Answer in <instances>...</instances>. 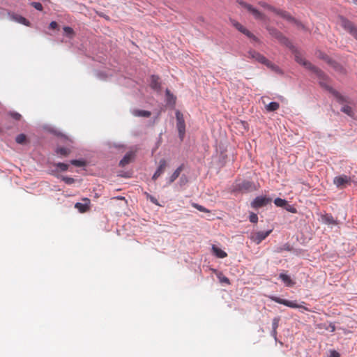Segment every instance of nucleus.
I'll list each match as a JSON object with an SVG mask.
<instances>
[{
    "label": "nucleus",
    "instance_id": "4c0bfd02",
    "mask_svg": "<svg viewBox=\"0 0 357 357\" xmlns=\"http://www.w3.org/2000/svg\"><path fill=\"white\" fill-rule=\"evenodd\" d=\"M341 111L349 116L352 114L351 107L348 105H344L341 108Z\"/></svg>",
    "mask_w": 357,
    "mask_h": 357
},
{
    "label": "nucleus",
    "instance_id": "f257e3e1",
    "mask_svg": "<svg viewBox=\"0 0 357 357\" xmlns=\"http://www.w3.org/2000/svg\"><path fill=\"white\" fill-rule=\"evenodd\" d=\"M295 60L299 64L303 66L305 68L311 70L319 78H323L324 76V73L322 70H321L317 67L312 65L310 62L307 61L305 58H303L298 52L295 54Z\"/></svg>",
    "mask_w": 357,
    "mask_h": 357
},
{
    "label": "nucleus",
    "instance_id": "ea45409f",
    "mask_svg": "<svg viewBox=\"0 0 357 357\" xmlns=\"http://www.w3.org/2000/svg\"><path fill=\"white\" fill-rule=\"evenodd\" d=\"M280 317H274L272 321V329L277 330L279 326Z\"/></svg>",
    "mask_w": 357,
    "mask_h": 357
},
{
    "label": "nucleus",
    "instance_id": "1a4fd4ad",
    "mask_svg": "<svg viewBox=\"0 0 357 357\" xmlns=\"http://www.w3.org/2000/svg\"><path fill=\"white\" fill-rule=\"evenodd\" d=\"M238 190L242 192H249L255 190V185L253 182L250 181H243L236 185Z\"/></svg>",
    "mask_w": 357,
    "mask_h": 357
},
{
    "label": "nucleus",
    "instance_id": "20e7f679",
    "mask_svg": "<svg viewBox=\"0 0 357 357\" xmlns=\"http://www.w3.org/2000/svg\"><path fill=\"white\" fill-rule=\"evenodd\" d=\"M175 115L176 119V128L178 132V137L180 139L183 141L185 133V124L183 115L179 110L176 111Z\"/></svg>",
    "mask_w": 357,
    "mask_h": 357
},
{
    "label": "nucleus",
    "instance_id": "bb28decb",
    "mask_svg": "<svg viewBox=\"0 0 357 357\" xmlns=\"http://www.w3.org/2000/svg\"><path fill=\"white\" fill-rule=\"evenodd\" d=\"M280 107V105L277 102H271L266 106V109L268 112H274L276 111Z\"/></svg>",
    "mask_w": 357,
    "mask_h": 357
},
{
    "label": "nucleus",
    "instance_id": "39448f33",
    "mask_svg": "<svg viewBox=\"0 0 357 357\" xmlns=\"http://www.w3.org/2000/svg\"><path fill=\"white\" fill-rule=\"evenodd\" d=\"M248 56L249 58H252L257 61L258 62L267 66L273 69L276 68V66L273 64L271 61H269L265 56H264L260 53L256 52L255 50H250L248 52Z\"/></svg>",
    "mask_w": 357,
    "mask_h": 357
},
{
    "label": "nucleus",
    "instance_id": "f03ea898",
    "mask_svg": "<svg viewBox=\"0 0 357 357\" xmlns=\"http://www.w3.org/2000/svg\"><path fill=\"white\" fill-rule=\"evenodd\" d=\"M266 29L268 33L275 38L280 43L284 45L286 47L289 49L293 50L294 48V45L291 43V41L285 37L279 30L273 26H267Z\"/></svg>",
    "mask_w": 357,
    "mask_h": 357
},
{
    "label": "nucleus",
    "instance_id": "412c9836",
    "mask_svg": "<svg viewBox=\"0 0 357 357\" xmlns=\"http://www.w3.org/2000/svg\"><path fill=\"white\" fill-rule=\"evenodd\" d=\"M166 103L168 105L174 106L176 103V97L167 89L165 91Z\"/></svg>",
    "mask_w": 357,
    "mask_h": 357
},
{
    "label": "nucleus",
    "instance_id": "8fccbe9b",
    "mask_svg": "<svg viewBox=\"0 0 357 357\" xmlns=\"http://www.w3.org/2000/svg\"><path fill=\"white\" fill-rule=\"evenodd\" d=\"M326 329L329 330L331 332H334L335 331V326L333 324L331 323Z\"/></svg>",
    "mask_w": 357,
    "mask_h": 357
},
{
    "label": "nucleus",
    "instance_id": "58836bf2",
    "mask_svg": "<svg viewBox=\"0 0 357 357\" xmlns=\"http://www.w3.org/2000/svg\"><path fill=\"white\" fill-rule=\"evenodd\" d=\"M284 208H285L287 211L291 212L292 213H297L296 208L293 205L289 204L288 202L287 203V205H285Z\"/></svg>",
    "mask_w": 357,
    "mask_h": 357
},
{
    "label": "nucleus",
    "instance_id": "4be33fe9",
    "mask_svg": "<svg viewBox=\"0 0 357 357\" xmlns=\"http://www.w3.org/2000/svg\"><path fill=\"white\" fill-rule=\"evenodd\" d=\"M212 251L213 253L218 258H225L227 257V253L223 251L222 249L219 248L218 247L215 246V245H212Z\"/></svg>",
    "mask_w": 357,
    "mask_h": 357
},
{
    "label": "nucleus",
    "instance_id": "f3484780",
    "mask_svg": "<svg viewBox=\"0 0 357 357\" xmlns=\"http://www.w3.org/2000/svg\"><path fill=\"white\" fill-rule=\"evenodd\" d=\"M183 169V165H181L179 167H178L173 172V174L169 176V178H167L166 185H169L171 183H172L180 176Z\"/></svg>",
    "mask_w": 357,
    "mask_h": 357
},
{
    "label": "nucleus",
    "instance_id": "b1692460",
    "mask_svg": "<svg viewBox=\"0 0 357 357\" xmlns=\"http://www.w3.org/2000/svg\"><path fill=\"white\" fill-rule=\"evenodd\" d=\"M132 114L139 117H149L151 114V112L143 109H135L132 112Z\"/></svg>",
    "mask_w": 357,
    "mask_h": 357
},
{
    "label": "nucleus",
    "instance_id": "72a5a7b5",
    "mask_svg": "<svg viewBox=\"0 0 357 357\" xmlns=\"http://www.w3.org/2000/svg\"><path fill=\"white\" fill-rule=\"evenodd\" d=\"M26 141V135L23 133H21L15 137V142L17 144H22Z\"/></svg>",
    "mask_w": 357,
    "mask_h": 357
},
{
    "label": "nucleus",
    "instance_id": "c85d7f7f",
    "mask_svg": "<svg viewBox=\"0 0 357 357\" xmlns=\"http://www.w3.org/2000/svg\"><path fill=\"white\" fill-rule=\"evenodd\" d=\"M287 201L284 199H282L280 197H277L274 200V204L278 207L284 208L285 205H287Z\"/></svg>",
    "mask_w": 357,
    "mask_h": 357
},
{
    "label": "nucleus",
    "instance_id": "c756f323",
    "mask_svg": "<svg viewBox=\"0 0 357 357\" xmlns=\"http://www.w3.org/2000/svg\"><path fill=\"white\" fill-rule=\"evenodd\" d=\"M57 177L61 178L63 182H65V183L68 185H71L75 181L73 178L67 176H58Z\"/></svg>",
    "mask_w": 357,
    "mask_h": 357
},
{
    "label": "nucleus",
    "instance_id": "0eeeda50",
    "mask_svg": "<svg viewBox=\"0 0 357 357\" xmlns=\"http://www.w3.org/2000/svg\"><path fill=\"white\" fill-rule=\"evenodd\" d=\"M272 199L266 196H257L251 202V206L257 209L265 206L271 202Z\"/></svg>",
    "mask_w": 357,
    "mask_h": 357
},
{
    "label": "nucleus",
    "instance_id": "ddd939ff",
    "mask_svg": "<svg viewBox=\"0 0 357 357\" xmlns=\"http://www.w3.org/2000/svg\"><path fill=\"white\" fill-rule=\"evenodd\" d=\"M167 165V162L165 159H161L159 161V165L152 176L153 180H156L158 177H160L165 172V167Z\"/></svg>",
    "mask_w": 357,
    "mask_h": 357
},
{
    "label": "nucleus",
    "instance_id": "79ce46f5",
    "mask_svg": "<svg viewBox=\"0 0 357 357\" xmlns=\"http://www.w3.org/2000/svg\"><path fill=\"white\" fill-rule=\"evenodd\" d=\"M9 115L15 120H20L21 119V114L17 112H10Z\"/></svg>",
    "mask_w": 357,
    "mask_h": 357
},
{
    "label": "nucleus",
    "instance_id": "864d4df0",
    "mask_svg": "<svg viewBox=\"0 0 357 357\" xmlns=\"http://www.w3.org/2000/svg\"><path fill=\"white\" fill-rule=\"evenodd\" d=\"M355 4H357V0H352Z\"/></svg>",
    "mask_w": 357,
    "mask_h": 357
},
{
    "label": "nucleus",
    "instance_id": "2eb2a0df",
    "mask_svg": "<svg viewBox=\"0 0 357 357\" xmlns=\"http://www.w3.org/2000/svg\"><path fill=\"white\" fill-rule=\"evenodd\" d=\"M83 203L81 202H77L75 204V207L80 212V213H84L87 211L89 209L91 201L88 198H84Z\"/></svg>",
    "mask_w": 357,
    "mask_h": 357
},
{
    "label": "nucleus",
    "instance_id": "c03bdc74",
    "mask_svg": "<svg viewBox=\"0 0 357 357\" xmlns=\"http://www.w3.org/2000/svg\"><path fill=\"white\" fill-rule=\"evenodd\" d=\"M96 75L100 79H105L107 77V75L105 73L100 71L96 72Z\"/></svg>",
    "mask_w": 357,
    "mask_h": 357
},
{
    "label": "nucleus",
    "instance_id": "9d476101",
    "mask_svg": "<svg viewBox=\"0 0 357 357\" xmlns=\"http://www.w3.org/2000/svg\"><path fill=\"white\" fill-rule=\"evenodd\" d=\"M270 298L273 301H274L277 303L282 304L285 306H287V307H289L291 308L301 307V306L298 304H297L296 301H289V300L283 299V298H281L280 297L275 296H271Z\"/></svg>",
    "mask_w": 357,
    "mask_h": 357
},
{
    "label": "nucleus",
    "instance_id": "473e14b6",
    "mask_svg": "<svg viewBox=\"0 0 357 357\" xmlns=\"http://www.w3.org/2000/svg\"><path fill=\"white\" fill-rule=\"evenodd\" d=\"M56 167H58L61 172H66L68 169V165L63 162H57L54 165Z\"/></svg>",
    "mask_w": 357,
    "mask_h": 357
},
{
    "label": "nucleus",
    "instance_id": "3c124183",
    "mask_svg": "<svg viewBox=\"0 0 357 357\" xmlns=\"http://www.w3.org/2000/svg\"><path fill=\"white\" fill-rule=\"evenodd\" d=\"M271 335L277 341V330L272 329Z\"/></svg>",
    "mask_w": 357,
    "mask_h": 357
},
{
    "label": "nucleus",
    "instance_id": "423d86ee",
    "mask_svg": "<svg viewBox=\"0 0 357 357\" xmlns=\"http://www.w3.org/2000/svg\"><path fill=\"white\" fill-rule=\"evenodd\" d=\"M237 2L243 7L247 9V10L250 13L253 17L256 20H264V15L261 13L259 10H257L256 8H254L252 5L247 3L246 2H244L243 1H237Z\"/></svg>",
    "mask_w": 357,
    "mask_h": 357
},
{
    "label": "nucleus",
    "instance_id": "5701e85b",
    "mask_svg": "<svg viewBox=\"0 0 357 357\" xmlns=\"http://www.w3.org/2000/svg\"><path fill=\"white\" fill-rule=\"evenodd\" d=\"M321 220L326 225H335L337 223L331 214H325L322 215Z\"/></svg>",
    "mask_w": 357,
    "mask_h": 357
},
{
    "label": "nucleus",
    "instance_id": "49530a36",
    "mask_svg": "<svg viewBox=\"0 0 357 357\" xmlns=\"http://www.w3.org/2000/svg\"><path fill=\"white\" fill-rule=\"evenodd\" d=\"M110 147H114L116 149H125L126 146L120 143H113L112 145H110Z\"/></svg>",
    "mask_w": 357,
    "mask_h": 357
},
{
    "label": "nucleus",
    "instance_id": "9b49d317",
    "mask_svg": "<svg viewBox=\"0 0 357 357\" xmlns=\"http://www.w3.org/2000/svg\"><path fill=\"white\" fill-rule=\"evenodd\" d=\"M350 183L351 178L344 174L335 176L333 179V183L339 188H342Z\"/></svg>",
    "mask_w": 357,
    "mask_h": 357
},
{
    "label": "nucleus",
    "instance_id": "7ed1b4c3",
    "mask_svg": "<svg viewBox=\"0 0 357 357\" xmlns=\"http://www.w3.org/2000/svg\"><path fill=\"white\" fill-rule=\"evenodd\" d=\"M339 20L340 26L357 40V27L354 24L343 16H340Z\"/></svg>",
    "mask_w": 357,
    "mask_h": 357
},
{
    "label": "nucleus",
    "instance_id": "f704fd0d",
    "mask_svg": "<svg viewBox=\"0 0 357 357\" xmlns=\"http://www.w3.org/2000/svg\"><path fill=\"white\" fill-rule=\"evenodd\" d=\"M259 4L261 7H263V8H266V9H268V10H271V11H272V12H273V11L275 10V7H273V6H271V5H269V4H268L267 3L264 2V1H260V2H259Z\"/></svg>",
    "mask_w": 357,
    "mask_h": 357
},
{
    "label": "nucleus",
    "instance_id": "603ef678",
    "mask_svg": "<svg viewBox=\"0 0 357 357\" xmlns=\"http://www.w3.org/2000/svg\"><path fill=\"white\" fill-rule=\"evenodd\" d=\"M294 23L296 24L298 27H301L303 29H305V26L301 22H299L298 20H297V22H294Z\"/></svg>",
    "mask_w": 357,
    "mask_h": 357
},
{
    "label": "nucleus",
    "instance_id": "a18cd8bd",
    "mask_svg": "<svg viewBox=\"0 0 357 357\" xmlns=\"http://www.w3.org/2000/svg\"><path fill=\"white\" fill-rule=\"evenodd\" d=\"M188 182V178L185 174H183L179 180V183L181 185H185Z\"/></svg>",
    "mask_w": 357,
    "mask_h": 357
},
{
    "label": "nucleus",
    "instance_id": "2f4dec72",
    "mask_svg": "<svg viewBox=\"0 0 357 357\" xmlns=\"http://www.w3.org/2000/svg\"><path fill=\"white\" fill-rule=\"evenodd\" d=\"M192 206L201 212L210 213V211L208 209L197 203H192Z\"/></svg>",
    "mask_w": 357,
    "mask_h": 357
},
{
    "label": "nucleus",
    "instance_id": "a19ab883",
    "mask_svg": "<svg viewBox=\"0 0 357 357\" xmlns=\"http://www.w3.org/2000/svg\"><path fill=\"white\" fill-rule=\"evenodd\" d=\"M249 220L252 223H257L258 221V216L255 213H251L249 215Z\"/></svg>",
    "mask_w": 357,
    "mask_h": 357
},
{
    "label": "nucleus",
    "instance_id": "c9c22d12",
    "mask_svg": "<svg viewBox=\"0 0 357 357\" xmlns=\"http://www.w3.org/2000/svg\"><path fill=\"white\" fill-rule=\"evenodd\" d=\"M63 31L65 34L69 38H71L73 35V29L70 26H64Z\"/></svg>",
    "mask_w": 357,
    "mask_h": 357
},
{
    "label": "nucleus",
    "instance_id": "cd10ccee",
    "mask_svg": "<svg viewBox=\"0 0 357 357\" xmlns=\"http://www.w3.org/2000/svg\"><path fill=\"white\" fill-rule=\"evenodd\" d=\"M70 163L74 166L82 167L86 165V161L83 159H73L70 161Z\"/></svg>",
    "mask_w": 357,
    "mask_h": 357
},
{
    "label": "nucleus",
    "instance_id": "a878e982",
    "mask_svg": "<svg viewBox=\"0 0 357 357\" xmlns=\"http://www.w3.org/2000/svg\"><path fill=\"white\" fill-rule=\"evenodd\" d=\"M321 84L322 86H324L328 91L331 92L334 96H335L337 97V98H338V100L340 101H343L344 100H343V97L337 91L334 90L331 86H329L326 85V84H323V83H321Z\"/></svg>",
    "mask_w": 357,
    "mask_h": 357
},
{
    "label": "nucleus",
    "instance_id": "37998d69",
    "mask_svg": "<svg viewBox=\"0 0 357 357\" xmlns=\"http://www.w3.org/2000/svg\"><path fill=\"white\" fill-rule=\"evenodd\" d=\"M146 197L153 204H155V205H159L158 202V200L155 197H154L153 196L148 194L146 192Z\"/></svg>",
    "mask_w": 357,
    "mask_h": 357
},
{
    "label": "nucleus",
    "instance_id": "7c9ffc66",
    "mask_svg": "<svg viewBox=\"0 0 357 357\" xmlns=\"http://www.w3.org/2000/svg\"><path fill=\"white\" fill-rule=\"evenodd\" d=\"M217 278H218L220 283H224L226 284H230L229 278L225 276L222 273H218L217 274Z\"/></svg>",
    "mask_w": 357,
    "mask_h": 357
},
{
    "label": "nucleus",
    "instance_id": "a211bd4d",
    "mask_svg": "<svg viewBox=\"0 0 357 357\" xmlns=\"http://www.w3.org/2000/svg\"><path fill=\"white\" fill-rule=\"evenodd\" d=\"M279 278L288 287H293L295 284V282L291 278V277L285 273H281L279 275Z\"/></svg>",
    "mask_w": 357,
    "mask_h": 357
},
{
    "label": "nucleus",
    "instance_id": "dca6fc26",
    "mask_svg": "<svg viewBox=\"0 0 357 357\" xmlns=\"http://www.w3.org/2000/svg\"><path fill=\"white\" fill-rule=\"evenodd\" d=\"M9 16L12 20H13L17 23L24 24L25 26L30 25L29 21L27 20L25 17H24L23 16H22L20 15L13 13V14H9Z\"/></svg>",
    "mask_w": 357,
    "mask_h": 357
},
{
    "label": "nucleus",
    "instance_id": "6e6552de",
    "mask_svg": "<svg viewBox=\"0 0 357 357\" xmlns=\"http://www.w3.org/2000/svg\"><path fill=\"white\" fill-rule=\"evenodd\" d=\"M232 24L238 31L245 35L249 38L252 39L253 41H259V39L252 33H251L248 29L244 27L239 22L236 21H233Z\"/></svg>",
    "mask_w": 357,
    "mask_h": 357
},
{
    "label": "nucleus",
    "instance_id": "5fc2aeb1",
    "mask_svg": "<svg viewBox=\"0 0 357 357\" xmlns=\"http://www.w3.org/2000/svg\"><path fill=\"white\" fill-rule=\"evenodd\" d=\"M328 63H333V61H332L331 59H328Z\"/></svg>",
    "mask_w": 357,
    "mask_h": 357
},
{
    "label": "nucleus",
    "instance_id": "4468645a",
    "mask_svg": "<svg viewBox=\"0 0 357 357\" xmlns=\"http://www.w3.org/2000/svg\"><path fill=\"white\" fill-rule=\"evenodd\" d=\"M274 13L276 15L280 16L283 19L286 20L287 21L289 22H297V20H296L294 17H292L288 12L281 10L275 8V10L273 11Z\"/></svg>",
    "mask_w": 357,
    "mask_h": 357
},
{
    "label": "nucleus",
    "instance_id": "e433bc0d",
    "mask_svg": "<svg viewBox=\"0 0 357 357\" xmlns=\"http://www.w3.org/2000/svg\"><path fill=\"white\" fill-rule=\"evenodd\" d=\"M31 5L35 8L37 10H39V11H41L43 10V5L40 2H38V1H33L31 3Z\"/></svg>",
    "mask_w": 357,
    "mask_h": 357
},
{
    "label": "nucleus",
    "instance_id": "f8f14e48",
    "mask_svg": "<svg viewBox=\"0 0 357 357\" xmlns=\"http://www.w3.org/2000/svg\"><path fill=\"white\" fill-rule=\"evenodd\" d=\"M271 229L257 231L252 236L251 238L255 243L259 244L264 240L271 233Z\"/></svg>",
    "mask_w": 357,
    "mask_h": 357
},
{
    "label": "nucleus",
    "instance_id": "6ab92c4d",
    "mask_svg": "<svg viewBox=\"0 0 357 357\" xmlns=\"http://www.w3.org/2000/svg\"><path fill=\"white\" fill-rule=\"evenodd\" d=\"M134 155L135 154L132 151L128 152L119 161V166L123 167H125L128 163H130L131 159L134 157Z\"/></svg>",
    "mask_w": 357,
    "mask_h": 357
},
{
    "label": "nucleus",
    "instance_id": "aec40b11",
    "mask_svg": "<svg viewBox=\"0 0 357 357\" xmlns=\"http://www.w3.org/2000/svg\"><path fill=\"white\" fill-rule=\"evenodd\" d=\"M150 86L154 90H160V83L159 82L158 76L153 75L151 77Z\"/></svg>",
    "mask_w": 357,
    "mask_h": 357
},
{
    "label": "nucleus",
    "instance_id": "de8ad7c7",
    "mask_svg": "<svg viewBox=\"0 0 357 357\" xmlns=\"http://www.w3.org/2000/svg\"><path fill=\"white\" fill-rule=\"evenodd\" d=\"M328 357H340V355L335 350H331L330 351V356Z\"/></svg>",
    "mask_w": 357,
    "mask_h": 357
},
{
    "label": "nucleus",
    "instance_id": "393cba45",
    "mask_svg": "<svg viewBox=\"0 0 357 357\" xmlns=\"http://www.w3.org/2000/svg\"><path fill=\"white\" fill-rule=\"evenodd\" d=\"M55 152L61 156H67L70 153V149L64 147H58L56 149Z\"/></svg>",
    "mask_w": 357,
    "mask_h": 357
},
{
    "label": "nucleus",
    "instance_id": "09e8293b",
    "mask_svg": "<svg viewBox=\"0 0 357 357\" xmlns=\"http://www.w3.org/2000/svg\"><path fill=\"white\" fill-rule=\"evenodd\" d=\"M57 26H58L57 23L55 21H52L50 22L49 27L50 29H54L57 27Z\"/></svg>",
    "mask_w": 357,
    "mask_h": 357
}]
</instances>
